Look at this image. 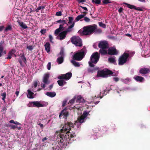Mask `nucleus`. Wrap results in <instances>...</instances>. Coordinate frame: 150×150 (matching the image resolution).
<instances>
[{"label":"nucleus","instance_id":"1","mask_svg":"<svg viewBox=\"0 0 150 150\" xmlns=\"http://www.w3.org/2000/svg\"><path fill=\"white\" fill-rule=\"evenodd\" d=\"M74 127V125L71 122L65 123L61 129V133L59 134L57 139L59 145L64 147L68 144L71 143V141H73V138L76 136L74 132L72 131L71 128Z\"/></svg>","mask_w":150,"mask_h":150},{"label":"nucleus","instance_id":"2","mask_svg":"<svg viewBox=\"0 0 150 150\" xmlns=\"http://www.w3.org/2000/svg\"><path fill=\"white\" fill-rule=\"evenodd\" d=\"M82 29L81 34L84 35H90L93 33L100 34L102 32V30L98 28L97 25L95 24L85 26Z\"/></svg>","mask_w":150,"mask_h":150},{"label":"nucleus","instance_id":"3","mask_svg":"<svg viewBox=\"0 0 150 150\" xmlns=\"http://www.w3.org/2000/svg\"><path fill=\"white\" fill-rule=\"evenodd\" d=\"M86 53V48L84 46L81 50V51L74 53L73 55L72 58L73 60L77 61H80L82 60L84 57Z\"/></svg>","mask_w":150,"mask_h":150},{"label":"nucleus","instance_id":"4","mask_svg":"<svg viewBox=\"0 0 150 150\" xmlns=\"http://www.w3.org/2000/svg\"><path fill=\"white\" fill-rule=\"evenodd\" d=\"M100 55L98 52H94L91 55L90 61L88 62V64L90 67H93L95 65L93 64H96L99 60Z\"/></svg>","mask_w":150,"mask_h":150},{"label":"nucleus","instance_id":"5","mask_svg":"<svg viewBox=\"0 0 150 150\" xmlns=\"http://www.w3.org/2000/svg\"><path fill=\"white\" fill-rule=\"evenodd\" d=\"M113 74V72L111 71L105 69L101 71H98L97 76L103 77H107L109 75H111Z\"/></svg>","mask_w":150,"mask_h":150},{"label":"nucleus","instance_id":"6","mask_svg":"<svg viewBox=\"0 0 150 150\" xmlns=\"http://www.w3.org/2000/svg\"><path fill=\"white\" fill-rule=\"evenodd\" d=\"M89 111L88 112L86 111H83L82 115L78 117L77 120L76 121L75 123H79L81 124L85 122L86 121V117L88 115H89Z\"/></svg>","mask_w":150,"mask_h":150},{"label":"nucleus","instance_id":"7","mask_svg":"<svg viewBox=\"0 0 150 150\" xmlns=\"http://www.w3.org/2000/svg\"><path fill=\"white\" fill-rule=\"evenodd\" d=\"M56 22L58 23H62V24L60 25L58 28L56 29L55 30L54 34L56 35H57L59 33L64 30V25L65 24H67V25H68L67 22V21L65 20H59L57 21Z\"/></svg>","mask_w":150,"mask_h":150},{"label":"nucleus","instance_id":"8","mask_svg":"<svg viewBox=\"0 0 150 150\" xmlns=\"http://www.w3.org/2000/svg\"><path fill=\"white\" fill-rule=\"evenodd\" d=\"M102 52L103 55L107 54L110 55H116L118 53V52L115 47H111L109 48L107 51L106 50H102Z\"/></svg>","mask_w":150,"mask_h":150},{"label":"nucleus","instance_id":"9","mask_svg":"<svg viewBox=\"0 0 150 150\" xmlns=\"http://www.w3.org/2000/svg\"><path fill=\"white\" fill-rule=\"evenodd\" d=\"M98 47L100 48L99 51L100 53L103 55V53L102 52V51L106 50L105 49L108 48L109 47L108 43V42L106 41L100 42L98 45Z\"/></svg>","mask_w":150,"mask_h":150},{"label":"nucleus","instance_id":"10","mask_svg":"<svg viewBox=\"0 0 150 150\" xmlns=\"http://www.w3.org/2000/svg\"><path fill=\"white\" fill-rule=\"evenodd\" d=\"M129 57V54L127 53H124L121 55L118 59V64L120 65H122L126 63L128 58Z\"/></svg>","mask_w":150,"mask_h":150},{"label":"nucleus","instance_id":"11","mask_svg":"<svg viewBox=\"0 0 150 150\" xmlns=\"http://www.w3.org/2000/svg\"><path fill=\"white\" fill-rule=\"evenodd\" d=\"M71 41L76 46L81 47L82 45L81 40L79 36H74L72 37L71 38Z\"/></svg>","mask_w":150,"mask_h":150},{"label":"nucleus","instance_id":"12","mask_svg":"<svg viewBox=\"0 0 150 150\" xmlns=\"http://www.w3.org/2000/svg\"><path fill=\"white\" fill-rule=\"evenodd\" d=\"M18 60L20 65L22 67H24V65L23 63V61L25 64L26 65L27 64V61L26 59L24 53L20 56V58L18 59Z\"/></svg>","mask_w":150,"mask_h":150},{"label":"nucleus","instance_id":"13","mask_svg":"<svg viewBox=\"0 0 150 150\" xmlns=\"http://www.w3.org/2000/svg\"><path fill=\"white\" fill-rule=\"evenodd\" d=\"M72 75L71 72H68L65 74H62L58 77L59 79H64L67 80L70 79Z\"/></svg>","mask_w":150,"mask_h":150},{"label":"nucleus","instance_id":"14","mask_svg":"<svg viewBox=\"0 0 150 150\" xmlns=\"http://www.w3.org/2000/svg\"><path fill=\"white\" fill-rule=\"evenodd\" d=\"M67 108H65L59 114V118L62 117V115L64 116V117L65 118H67L69 115V112L67 111Z\"/></svg>","mask_w":150,"mask_h":150},{"label":"nucleus","instance_id":"15","mask_svg":"<svg viewBox=\"0 0 150 150\" xmlns=\"http://www.w3.org/2000/svg\"><path fill=\"white\" fill-rule=\"evenodd\" d=\"M30 106L35 107L38 108L44 106V105L40 103V102L38 101L31 102L30 103Z\"/></svg>","mask_w":150,"mask_h":150},{"label":"nucleus","instance_id":"16","mask_svg":"<svg viewBox=\"0 0 150 150\" xmlns=\"http://www.w3.org/2000/svg\"><path fill=\"white\" fill-rule=\"evenodd\" d=\"M50 76L49 74H44L42 79L43 82L46 85L50 83V81L48 80Z\"/></svg>","mask_w":150,"mask_h":150},{"label":"nucleus","instance_id":"17","mask_svg":"<svg viewBox=\"0 0 150 150\" xmlns=\"http://www.w3.org/2000/svg\"><path fill=\"white\" fill-rule=\"evenodd\" d=\"M66 31H63L58 34H59V39L60 40H62L64 39L66 37L67 35Z\"/></svg>","mask_w":150,"mask_h":150},{"label":"nucleus","instance_id":"18","mask_svg":"<svg viewBox=\"0 0 150 150\" xmlns=\"http://www.w3.org/2000/svg\"><path fill=\"white\" fill-rule=\"evenodd\" d=\"M133 78L137 81L139 82H143L144 80V77L138 76H135Z\"/></svg>","mask_w":150,"mask_h":150},{"label":"nucleus","instance_id":"19","mask_svg":"<svg viewBox=\"0 0 150 150\" xmlns=\"http://www.w3.org/2000/svg\"><path fill=\"white\" fill-rule=\"evenodd\" d=\"M150 72L149 69L147 68H142L139 70V73L140 74H145L148 73Z\"/></svg>","mask_w":150,"mask_h":150},{"label":"nucleus","instance_id":"20","mask_svg":"<svg viewBox=\"0 0 150 150\" xmlns=\"http://www.w3.org/2000/svg\"><path fill=\"white\" fill-rule=\"evenodd\" d=\"M76 101L77 103H83L85 102L84 99L81 95H79L76 97Z\"/></svg>","mask_w":150,"mask_h":150},{"label":"nucleus","instance_id":"21","mask_svg":"<svg viewBox=\"0 0 150 150\" xmlns=\"http://www.w3.org/2000/svg\"><path fill=\"white\" fill-rule=\"evenodd\" d=\"M45 50L47 52L50 51V44L48 42H46L44 45Z\"/></svg>","mask_w":150,"mask_h":150},{"label":"nucleus","instance_id":"22","mask_svg":"<svg viewBox=\"0 0 150 150\" xmlns=\"http://www.w3.org/2000/svg\"><path fill=\"white\" fill-rule=\"evenodd\" d=\"M46 95L47 96L51 98H53L56 95L55 92H47L46 94Z\"/></svg>","mask_w":150,"mask_h":150},{"label":"nucleus","instance_id":"23","mask_svg":"<svg viewBox=\"0 0 150 150\" xmlns=\"http://www.w3.org/2000/svg\"><path fill=\"white\" fill-rule=\"evenodd\" d=\"M108 61L109 62L113 63L114 64H116V60L115 59V57H109L108 58Z\"/></svg>","mask_w":150,"mask_h":150},{"label":"nucleus","instance_id":"24","mask_svg":"<svg viewBox=\"0 0 150 150\" xmlns=\"http://www.w3.org/2000/svg\"><path fill=\"white\" fill-rule=\"evenodd\" d=\"M74 25L75 22H73L72 24L71 25L69 26L68 28L67 29V30H64V31H66L67 34L68 32L71 31L72 30L71 28H72L74 26Z\"/></svg>","mask_w":150,"mask_h":150},{"label":"nucleus","instance_id":"25","mask_svg":"<svg viewBox=\"0 0 150 150\" xmlns=\"http://www.w3.org/2000/svg\"><path fill=\"white\" fill-rule=\"evenodd\" d=\"M60 79L57 81V82L59 86H62L66 84L67 82L63 80V79Z\"/></svg>","mask_w":150,"mask_h":150},{"label":"nucleus","instance_id":"26","mask_svg":"<svg viewBox=\"0 0 150 150\" xmlns=\"http://www.w3.org/2000/svg\"><path fill=\"white\" fill-rule=\"evenodd\" d=\"M28 94L27 95L28 98H33L34 97L33 95L34 94V93L32 92L29 89H28L27 91Z\"/></svg>","mask_w":150,"mask_h":150},{"label":"nucleus","instance_id":"27","mask_svg":"<svg viewBox=\"0 0 150 150\" xmlns=\"http://www.w3.org/2000/svg\"><path fill=\"white\" fill-rule=\"evenodd\" d=\"M75 60H71V62L72 64L75 67H80V64L79 62H76Z\"/></svg>","mask_w":150,"mask_h":150},{"label":"nucleus","instance_id":"28","mask_svg":"<svg viewBox=\"0 0 150 150\" xmlns=\"http://www.w3.org/2000/svg\"><path fill=\"white\" fill-rule=\"evenodd\" d=\"M19 25L23 28L25 29L28 28L26 25L23 22L19 21L18 22Z\"/></svg>","mask_w":150,"mask_h":150},{"label":"nucleus","instance_id":"29","mask_svg":"<svg viewBox=\"0 0 150 150\" xmlns=\"http://www.w3.org/2000/svg\"><path fill=\"white\" fill-rule=\"evenodd\" d=\"M3 42L2 41L0 42V57L3 54V51L4 50V47L2 45Z\"/></svg>","mask_w":150,"mask_h":150},{"label":"nucleus","instance_id":"30","mask_svg":"<svg viewBox=\"0 0 150 150\" xmlns=\"http://www.w3.org/2000/svg\"><path fill=\"white\" fill-rule=\"evenodd\" d=\"M64 57H60L57 58V61L59 64H61L63 63L64 60Z\"/></svg>","mask_w":150,"mask_h":150},{"label":"nucleus","instance_id":"31","mask_svg":"<svg viewBox=\"0 0 150 150\" xmlns=\"http://www.w3.org/2000/svg\"><path fill=\"white\" fill-rule=\"evenodd\" d=\"M124 4L126 5L127 6V7L130 9H134L135 8V6L132 5L125 3H124Z\"/></svg>","mask_w":150,"mask_h":150},{"label":"nucleus","instance_id":"32","mask_svg":"<svg viewBox=\"0 0 150 150\" xmlns=\"http://www.w3.org/2000/svg\"><path fill=\"white\" fill-rule=\"evenodd\" d=\"M84 18V15H80L78 16L75 18V20L76 21H78L81 19Z\"/></svg>","mask_w":150,"mask_h":150},{"label":"nucleus","instance_id":"33","mask_svg":"<svg viewBox=\"0 0 150 150\" xmlns=\"http://www.w3.org/2000/svg\"><path fill=\"white\" fill-rule=\"evenodd\" d=\"M1 96L2 97V99L4 101V103H5V99L6 96V93L4 92L2 93H1Z\"/></svg>","mask_w":150,"mask_h":150},{"label":"nucleus","instance_id":"34","mask_svg":"<svg viewBox=\"0 0 150 150\" xmlns=\"http://www.w3.org/2000/svg\"><path fill=\"white\" fill-rule=\"evenodd\" d=\"M61 56V57H64V50L63 49H62L60 50V51L59 54Z\"/></svg>","mask_w":150,"mask_h":150},{"label":"nucleus","instance_id":"35","mask_svg":"<svg viewBox=\"0 0 150 150\" xmlns=\"http://www.w3.org/2000/svg\"><path fill=\"white\" fill-rule=\"evenodd\" d=\"M45 6H39V7L36 9V11L37 12H38L39 11V10L42 9V10H44L45 8Z\"/></svg>","mask_w":150,"mask_h":150},{"label":"nucleus","instance_id":"36","mask_svg":"<svg viewBox=\"0 0 150 150\" xmlns=\"http://www.w3.org/2000/svg\"><path fill=\"white\" fill-rule=\"evenodd\" d=\"M74 20V18L73 17H69V21L68 22V24H70L72 23V21Z\"/></svg>","mask_w":150,"mask_h":150},{"label":"nucleus","instance_id":"37","mask_svg":"<svg viewBox=\"0 0 150 150\" xmlns=\"http://www.w3.org/2000/svg\"><path fill=\"white\" fill-rule=\"evenodd\" d=\"M76 98V96H74L72 99L70 100L69 101V103L71 104L74 103Z\"/></svg>","mask_w":150,"mask_h":150},{"label":"nucleus","instance_id":"38","mask_svg":"<svg viewBox=\"0 0 150 150\" xmlns=\"http://www.w3.org/2000/svg\"><path fill=\"white\" fill-rule=\"evenodd\" d=\"M96 70V68H89L88 69V72L92 73L94 71Z\"/></svg>","mask_w":150,"mask_h":150},{"label":"nucleus","instance_id":"39","mask_svg":"<svg viewBox=\"0 0 150 150\" xmlns=\"http://www.w3.org/2000/svg\"><path fill=\"white\" fill-rule=\"evenodd\" d=\"M12 27L11 25H8L6 28L5 29V31H7L9 30H11L12 29Z\"/></svg>","mask_w":150,"mask_h":150},{"label":"nucleus","instance_id":"40","mask_svg":"<svg viewBox=\"0 0 150 150\" xmlns=\"http://www.w3.org/2000/svg\"><path fill=\"white\" fill-rule=\"evenodd\" d=\"M34 46L33 45L27 46V49L30 51H31L34 49Z\"/></svg>","mask_w":150,"mask_h":150},{"label":"nucleus","instance_id":"41","mask_svg":"<svg viewBox=\"0 0 150 150\" xmlns=\"http://www.w3.org/2000/svg\"><path fill=\"white\" fill-rule=\"evenodd\" d=\"M92 2L96 4H99L101 3L100 0H92Z\"/></svg>","mask_w":150,"mask_h":150},{"label":"nucleus","instance_id":"42","mask_svg":"<svg viewBox=\"0 0 150 150\" xmlns=\"http://www.w3.org/2000/svg\"><path fill=\"white\" fill-rule=\"evenodd\" d=\"M102 3L103 4L111 3V2L109 0H103Z\"/></svg>","mask_w":150,"mask_h":150},{"label":"nucleus","instance_id":"43","mask_svg":"<svg viewBox=\"0 0 150 150\" xmlns=\"http://www.w3.org/2000/svg\"><path fill=\"white\" fill-rule=\"evenodd\" d=\"M99 25L103 27V28H105L106 27V25L104 23H103L102 22H99Z\"/></svg>","mask_w":150,"mask_h":150},{"label":"nucleus","instance_id":"44","mask_svg":"<svg viewBox=\"0 0 150 150\" xmlns=\"http://www.w3.org/2000/svg\"><path fill=\"white\" fill-rule=\"evenodd\" d=\"M51 63L50 62H48L47 65V68L48 70H50L51 69Z\"/></svg>","mask_w":150,"mask_h":150},{"label":"nucleus","instance_id":"45","mask_svg":"<svg viewBox=\"0 0 150 150\" xmlns=\"http://www.w3.org/2000/svg\"><path fill=\"white\" fill-rule=\"evenodd\" d=\"M46 29H43L41 30L40 32L42 34L44 35L46 33Z\"/></svg>","mask_w":150,"mask_h":150},{"label":"nucleus","instance_id":"46","mask_svg":"<svg viewBox=\"0 0 150 150\" xmlns=\"http://www.w3.org/2000/svg\"><path fill=\"white\" fill-rule=\"evenodd\" d=\"M84 20L86 22H89L90 21V19L86 17H84Z\"/></svg>","mask_w":150,"mask_h":150},{"label":"nucleus","instance_id":"47","mask_svg":"<svg viewBox=\"0 0 150 150\" xmlns=\"http://www.w3.org/2000/svg\"><path fill=\"white\" fill-rule=\"evenodd\" d=\"M135 10H136L137 11H143V10L142 9V8L139 7H137L136 6H135Z\"/></svg>","mask_w":150,"mask_h":150},{"label":"nucleus","instance_id":"48","mask_svg":"<svg viewBox=\"0 0 150 150\" xmlns=\"http://www.w3.org/2000/svg\"><path fill=\"white\" fill-rule=\"evenodd\" d=\"M15 52V50H14L12 49L8 53L10 54L11 55H12L13 54H14Z\"/></svg>","mask_w":150,"mask_h":150},{"label":"nucleus","instance_id":"49","mask_svg":"<svg viewBox=\"0 0 150 150\" xmlns=\"http://www.w3.org/2000/svg\"><path fill=\"white\" fill-rule=\"evenodd\" d=\"M110 91L109 90H108L107 89H106L104 91V93H103V96H105L106 95L108 92H109Z\"/></svg>","mask_w":150,"mask_h":150},{"label":"nucleus","instance_id":"50","mask_svg":"<svg viewBox=\"0 0 150 150\" xmlns=\"http://www.w3.org/2000/svg\"><path fill=\"white\" fill-rule=\"evenodd\" d=\"M62 12L61 11H59L57 12L56 13L55 15L57 16H61L62 15Z\"/></svg>","mask_w":150,"mask_h":150},{"label":"nucleus","instance_id":"51","mask_svg":"<svg viewBox=\"0 0 150 150\" xmlns=\"http://www.w3.org/2000/svg\"><path fill=\"white\" fill-rule=\"evenodd\" d=\"M49 37L50 41L52 42H53L52 41V40L53 39L52 36L51 35H50L49 36Z\"/></svg>","mask_w":150,"mask_h":150},{"label":"nucleus","instance_id":"52","mask_svg":"<svg viewBox=\"0 0 150 150\" xmlns=\"http://www.w3.org/2000/svg\"><path fill=\"white\" fill-rule=\"evenodd\" d=\"M8 56L6 58V59H11V55L9 53H8Z\"/></svg>","mask_w":150,"mask_h":150},{"label":"nucleus","instance_id":"53","mask_svg":"<svg viewBox=\"0 0 150 150\" xmlns=\"http://www.w3.org/2000/svg\"><path fill=\"white\" fill-rule=\"evenodd\" d=\"M113 80L116 82H117L119 81V79L118 77H113Z\"/></svg>","mask_w":150,"mask_h":150},{"label":"nucleus","instance_id":"54","mask_svg":"<svg viewBox=\"0 0 150 150\" xmlns=\"http://www.w3.org/2000/svg\"><path fill=\"white\" fill-rule=\"evenodd\" d=\"M79 7L82 8V9H84V10H85V11H88V9L86 7L82 6H79Z\"/></svg>","mask_w":150,"mask_h":150},{"label":"nucleus","instance_id":"55","mask_svg":"<svg viewBox=\"0 0 150 150\" xmlns=\"http://www.w3.org/2000/svg\"><path fill=\"white\" fill-rule=\"evenodd\" d=\"M11 128L12 129H14L16 128L17 127L16 126L14 125H11Z\"/></svg>","mask_w":150,"mask_h":150},{"label":"nucleus","instance_id":"56","mask_svg":"<svg viewBox=\"0 0 150 150\" xmlns=\"http://www.w3.org/2000/svg\"><path fill=\"white\" fill-rule=\"evenodd\" d=\"M38 125L40 126L41 129H42L43 128L44 126L42 124L40 123L38 124Z\"/></svg>","mask_w":150,"mask_h":150},{"label":"nucleus","instance_id":"57","mask_svg":"<svg viewBox=\"0 0 150 150\" xmlns=\"http://www.w3.org/2000/svg\"><path fill=\"white\" fill-rule=\"evenodd\" d=\"M67 101L66 100L64 101L62 103V106L63 107L66 104Z\"/></svg>","mask_w":150,"mask_h":150},{"label":"nucleus","instance_id":"58","mask_svg":"<svg viewBox=\"0 0 150 150\" xmlns=\"http://www.w3.org/2000/svg\"><path fill=\"white\" fill-rule=\"evenodd\" d=\"M38 83L37 81H35L34 83V86L35 88L37 86Z\"/></svg>","mask_w":150,"mask_h":150},{"label":"nucleus","instance_id":"59","mask_svg":"<svg viewBox=\"0 0 150 150\" xmlns=\"http://www.w3.org/2000/svg\"><path fill=\"white\" fill-rule=\"evenodd\" d=\"M123 10V8L122 7H120L118 10V12L120 13H121Z\"/></svg>","mask_w":150,"mask_h":150},{"label":"nucleus","instance_id":"60","mask_svg":"<svg viewBox=\"0 0 150 150\" xmlns=\"http://www.w3.org/2000/svg\"><path fill=\"white\" fill-rule=\"evenodd\" d=\"M4 28V26H0V32L2 31Z\"/></svg>","mask_w":150,"mask_h":150},{"label":"nucleus","instance_id":"61","mask_svg":"<svg viewBox=\"0 0 150 150\" xmlns=\"http://www.w3.org/2000/svg\"><path fill=\"white\" fill-rule=\"evenodd\" d=\"M45 85H46V84H45V83H44V84H43L42 83L41 84V87L43 88H44L46 86H45Z\"/></svg>","mask_w":150,"mask_h":150},{"label":"nucleus","instance_id":"62","mask_svg":"<svg viewBox=\"0 0 150 150\" xmlns=\"http://www.w3.org/2000/svg\"><path fill=\"white\" fill-rule=\"evenodd\" d=\"M6 110H7V108H6V107H4L3 108H2L1 111H4L5 110L6 111Z\"/></svg>","mask_w":150,"mask_h":150},{"label":"nucleus","instance_id":"63","mask_svg":"<svg viewBox=\"0 0 150 150\" xmlns=\"http://www.w3.org/2000/svg\"><path fill=\"white\" fill-rule=\"evenodd\" d=\"M48 138H47V137H45L44 138H43L42 139V141L43 142H44L45 140H46Z\"/></svg>","mask_w":150,"mask_h":150},{"label":"nucleus","instance_id":"64","mask_svg":"<svg viewBox=\"0 0 150 150\" xmlns=\"http://www.w3.org/2000/svg\"><path fill=\"white\" fill-rule=\"evenodd\" d=\"M88 12H83V14H82V15H84V17L86 16V15L87 14Z\"/></svg>","mask_w":150,"mask_h":150}]
</instances>
